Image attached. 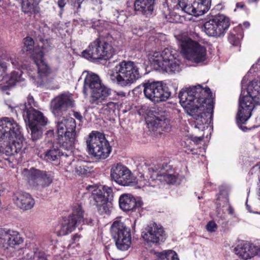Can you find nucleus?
Instances as JSON below:
<instances>
[{
    "mask_svg": "<svg viewBox=\"0 0 260 260\" xmlns=\"http://www.w3.org/2000/svg\"><path fill=\"white\" fill-rule=\"evenodd\" d=\"M180 103L186 112L194 119V127L204 132L209 127L213 112L212 94L209 88L200 85L181 91Z\"/></svg>",
    "mask_w": 260,
    "mask_h": 260,
    "instance_id": "nucleus-1",
    "label": "nucleus"
},
{
    "mask_svg": "<svg viewBox=\"0 0 260 260\" xmlns=\"http://www.w3.org/2000/svg\"><path fill=\"white\" fill-rule=\"evenodd\" d=\"M21 138L20 127L14 119H0V150L6 155H14L21 151Z\"/></svg>",
    "mask_w": 260,
    "mask_h": 260,
    "instance_id": "nucleus-2",
    "label": "nucleus"
},
{
    "mask_svg": "<svg viewBox=\"0 0 260 260\" xmlns=\"http://www.w3.org/2000/svg\"><path fill=\"white\" fill-rule=\"evenodd\" d=\"M142 64L139 62L123 60L110 70V80L122 87H129L142 77Z\"/></svg>",
    "mask_w": 260,
    "mask_h": 260,
    "instance_id": "nucleus-3",
    "label": "nucleus"
},
{
    "mask_svg": "<svg viewBox=\"0 0 260 260\" xmlns=\"http://www.w3.org/2000/svg\"><path fill=\"white\" fill-rule=\"evenodd\" d=\"M257 105H260V80L252 81L248 85L246 90L242 85L237 117L238 122L245 123Z\"/></svg>",
    "mask_w": 260,
    "mask_h": 260,
    "instance_id": "nucleus-4",
    "label": "nucleus"
},
{
    "mask_svg": "<svg viewBox=\"0 0 260 260\" xmlns=\"http://www.w3.org/2000/svg\"><path fill=\"white\" fill-rule=\"evenodd\" d=\"M86 90L90 93V102L97 105L108 100L118 101L119 96L125 95L123 92H113L110 88L102 83L98 75L93 73H88L84 79V92Z\"/></svg>",
    "mask_w": 260,
    "mask_h": 260,
    "instance_id": "nucleus-5",
    "label": "nucleus"
},
{
    "mask_svg": "<svg viewBox=\"0 0 260 260\" xmlns=\"http://www.w3.org/2000/svg\"><path fill=\"white\" fill-rule=\"evenodd\" d=\"M177 40L180 51L186 59L196 63L203 62L206 59V48L199 44L197 40L193 41L186 36H178Z\"/></svg>",
    "mask_w": 260,
    "mask_h": 260,
    "instance_id": "nucleus-6",
    "label": "nucleus"
},
{
    "mask_svg": "<svg viewBox=\"0 0 260 260\" xmlns=\"http://www.w3.org/2000/svg\"><path fill=\"white\" fill-rule=\"evenodd\" d=\"M86 143L88 154L96 159H105L111 152L112 148L102 133L92 131Z\"/></svg>",
    "mask_w": 260,
    "mask_h": 260,
    "instance_id": "nucleus-7",
    "label": "nucleus"
},
{
    "mask_svg": "<svg viewBox=\"0 0 260 260\" xmlns=\"http://www.w3.org/2000/svg\"><path fill=\"white\" fill-rule=\"evenodd\" d=\"M114 52L112 45L99 37L91 42L82 54L83 57L90 61H98L109 59L113 56Z\"/></svg>",
    "mask_w": 260,
    "mask_h": 260,
    "instance_id": "nucleus-8",
    "label": "nucleus"
},
{
    "mask_svg": "<svg viewBox=\"0 0 260 260\" xmlns=\"http://www.w3.org/2000/svg\"><path fill=\"white\" fill-rule=\"evenodd\" d=\"M153 62L159 68L168 73L180 71V61L178 53L171 48H165L162 52H154L152 56Z\"/></svg>",
    "mask_w": 260,
    "mask_h": 260,
    "instance_id": "nucleus-9",
    "label": "nucleus"
},
{
    "mask_svg": "<svg viewBox=\"0 0 260 260\" xmlns=\"http://www.w3.org/2000/svg\"><path fill=\"white\" fill-rule=\"evenodd\" d=\"M120 219L117 218L113 222L110 232L117 249L126 251L130 247L132 243L131 230Z\"/></svg>",
    "mask_w": 260,
    "mask_h": 260,
    "instance_id": "nucleus-10",
    "label": "nucleus"
},
{
    "mask_svg": "<svg viewBox=\"0 0 260 260\" xmlns=\"http://www.w3.org/2000/svg\"><path fill=\"white\" fill-rule=\"evenodd\" d=\"M230 25L229 18L223 14H218L206 20L203 26L205 32L210 37L223 36Z\"/></svg>",
    "mask_w": 260,
    "mask_h": 260,
    "instance_id": "nucleus-11",
    "label": "nucleus"
},
{
    "mask_svg": "<svg viewBox=\"0 0 260 260\" xmlns=\"http://www.w3.org/2000/svg\"><path fill=\"white\" fill-rule=\"evenodd\" d=\"M148 172L152 173L146 186L157 187L159 182L164 181L169 184H174L179 179V176L172 172H168L166 170L163 165H157L150 166L148 168Z\"/></svg>",
    "mask_w": 260,
    "mask_h": 260,
    "instance_id": "nucleus-12",
    "label": "nucleus"
},
{
    "mask_svg": "<svg viewBox=\"0 0 260 260\" xmlns=\"http://www.w3.org/2000/svg\"><path fill=\"white\" fill-rule=\"evenodd\" d=\"M91 219H88L84 217V211L81 205L77 204L73 207L72 215L62 223L60 229L58 231L60 236L66 235L71 233L79 224H89L91 223Z\"/></svg>",
    "mask_w": 260,
    "mask_h": 260,
    "instance_id": "nucleus-13",
    "label": "nucleus"
},
{
    "mask_svg": "<svg viewBox=\"0 0 260 260\" xmlns=\"http://www.w3.org/2000/svg\"><path fill=\"white\" fill-rule=\"evenodd\" d=\"M43 52L40 51L37 54V58H36L35 56L33 57L34 61L38 68V76L36 78L33 76L31 78L36 83L38 86L50 88L54 78L51 75V69L43 59Z\"/></svg>",
    "mask_w": 260,
    "mask_h": 260,
    "instance_id": "nucleus-14",
    "label": "nucleus"
},
{
    "mask_svg": "<svg viewBox=\"0 0 260 260\" xmlns=\"http://www.w3.org/2000/svg\"><path fill=\"white\" fill-rule=\"evenodd\" d=\"M143 86L145 97L153 102L166 101L171 94V92L166 89L162 82L148 81L144 83Z\"/></svg>",
    "mask_w": 260,
    "mask_h": 260,
    "instance_id": "nucleus-15",
    "label": "nucleus"
},
{
    "mask_svg": "<svg viewBox=\"0 0 260 260\" xmlns=\"http://www.w3.org/2000/svg\"><path fill=\"white\" fill-rule=\"evenodd\" d=\"M211 0H178L176 8L194 16L203 15L210 8Z\"/></svg>",
    "mask_w": 260,
    "mask_h": 260,
    "instance_id": "nucleus-16",
    "label": "nucleus"
},
{
    "mask_svg": "<svg viewBox=\"0 0 260 260\" xmlns=\"http://www.w3.org/2000/svg\"><path fill=\"white\" fill-rule=\"evenodd\" d=\"M23 174L26 177L29 184L38 190H42L48 187L53 181V178L50 173L34 168H31L29 170L25 169Z\"/></svg>",
    "mask_w": 260,
    "mask_h": 260,
    "instance_id": "nucleus-17",
    "label": "nucleus"
},
{
    "mask_svg": "<svg viewBox=\"0 0 260 260\" xmlns=\"http://www.w3.org/2000/svg\"><path fill=\"white\" fill-rule=\"evenodd\" d=\"M110 176L111 179L121 186H131L135 184V177L126 167L117 164L112 167Z\"/></svg>",
    "mask_w": 260,
    "mask_h": 260,
    "instance_id": "nucleus-18",
    "label": "nucleus"
},
{
    "mask_svg": "<svg viewBox=\"0 0 260 260\" xmlns=\"http://www.w3.org/2000/svg\"><path fill=\"white\" fill-rule=\"evenodd\" d=\"M86 189L92 191L91 197L95 202L99 213L101 215L109 214L112 208L111 203L108 202L103 191L92 185L87 186Z\"/></svg>",
    "mask_w": 260,
    "mask_h": 260,
    "instance_id": "nucleus-19",
    "label": "nucleus"
},
{
    "mask_svg": "<svg viewBox=\"0 0 260 260\" xmlns=\"http://www.w3.org/2000/svg\"><path fill=\"white\" fill-rule=\"evenodd\" d=\"M142 236L149 244H159L165 240L163 228L155 222L148 225L142 233Z\"/></svg>",
    "mask_w": 260,
    "mask_h": 260,
    "instance_id": "nucleus-20",
    "label": "nucleus"
},
{
    "mask_svg": "<svg viewBox=\"0 0 260 260\" xmlns=\"http://www.w3.org/2000/svg\"><path fill=\"white\" fill-rule=\"evenodd\" d=\"M74 101L67 94H62L54 98L51 102L52 111L55 116L63 115L68 108L74 106Z\"/></svg>",
    "mask_w": 260,
    "mask_h": 260,
    "instance_id": "nucleus-21",
    "label": "nucleus"
},
{
    "mask_svg": "<svg viewBox=\"0 0 260 260\" xmlns=\"http://www.w3.org/2000/svg\"><path fill=\"white\" fill-rule=\"evenodd\" d=\"M23 119L29 126H45L47 123V119L43 113L35 108L25 109V112H22Z\"/></svg>",
    "mask_w": 260,
    "mask_h": 260,
    "instance_id": "nucleus-22",
    "label": "nucleus"
},
{
    "mask_svg": "<svg viewBox=\"0 0 260 260\" xmlns=\"http://www.w3.org/2000/svg\"><path fill=\"white\" fill-rule=\"evenodd\" d=\"M23 242L22 238L17 232L6 230L1 246L5 248H15Z\"/></svg>",
    "mask_w": 260,
    "mask_h": 260,
    "instance_id": "nucleus-23",
    "label": "nucleus"
},
{
    "mask_svg": "<svg viewBox=\"0 0 260 260\" xmlns=\"http://www.w3.org/2000/svg\"><path fill=\"white\" fill-rule=\"evenodd\" d=\"M257 252V247L245 241L242 242L234 248L235 254L244 260L253 257Z\"/></svg>",
    "mask_w": 260,
    "mask_h": 260,
    "instance_id": "nucleus-24",
    "label": "nucleus"
},
{
    "mask_svg": "<svg viewBox=\"0 0 260 260\" xmlns=\"http://www.w3.org/2000/svg\"><path fill=\"white\" fill-rule=\"evenodd\" d=\"M155 3V0H135L134 9L136 12L149 17L153 12Z\"/></svg>",
    "mask_w": 260,
    "mask_h": 260,
    "instance_id": "nucleus-25",
    "label": "nucleus"
},
{
    "mask_svg": "<svg viewBox=\"0 0 260 260\" xmlns=\"http://www.w3.org/2000/svg\"><path fill=\"white\" fill-rule=\"evenodd\" d=\"M120 208L123 211H132L142 206V203L136 201L135 198L131 194H123L119 199Z\"/></svg>",
    "mask_w": 260,
    "mask_h": 260,
    "instance_id": "nucleus-26",
    "label": "nucleus"
},
{
    "mask_svg": "<svg viewBox=\"0 0 260 260\" xmlns=\"http://www.w3.org/2000/svg\"><path fill=\"white\" fill-rule=\"evenodd\" d=\"M16 205L24 210L31 209L35 205V201L30 195L26 192L18 193L15 199Z\"/></svg>",
    "mask_w": 260,
    "mask_h": 260,
    "instance_id": "nucleus-27",
    "label": "nucleus"
},
{
    "mask_svg": "<svg viewBox=\"0 0 260 260\" xmlns=\"http://www.w3.org/2000/svg\"><path fill=\"white\" fill-rule=\"evenodd\" d=\"M76 137L77 133H69L59 137L58 138V143L62 149L67 151L72 150L77 141Z\"/></svg>",
    "mask_w": 260,
    "mask_h": 260,
    "instance_id": "nucleus-28",
    "label": "nucleus"
},
{
    "mask_svg": "<svg viewBox=\"0 0 260 260\" xmlns=\"http://www.w3.org/2000/svg\"><path fill=\"white\" fill-rule=\"evenodd\" d=\"M40 0H22V10L26 14L37 13L39 11L38 6Z\"/></svg>",
    "mask_w": 260,
    "mask_h": 260,
    "instance_id": "nucleus-29",
    "label": "nucleus"
},
{
    "mask_svg": "<svg viewBox=\"0 0 260 260\" xmlns=\"http://www.w3.org/2000/svg\"><path fill=\"white\" fill-rule=\"evenodd\" d=\"M62 155H65L67 157L69 154L67 153L64 154L58 147L53 146L45 152L44 159L48 161H55L59 159Z\"/></svg>",
    "mask_w": 260,
    "mask_h": 260,
    "instance_id": "nucleus-30",
    "label": "nucleus"
},
{
    "mask_svg": "<svg viewBox=\"0 0 260 260\" xmlns=\"http://www.w3.org/2000/svg\"><path fill=\"white\" fill-rule=\"evenodd\" d=\"M72 165L74 168V171L79 176L86 175L90 172V169L88 167L87 162L85 161H74Z\"/></svg>",
    "mask_w": 260,
    "mask_h": 260,
    "instance_id": "nucleus-31",
    "label": "nucleus"
},
{
    "mask_svg": "<svg viewBox=\"0 0 260 260\" xmlns=\"http://www.w3.org/2000/svg\"><path fill=\"white\" fill-rule=\"evenodd\" d=\"M152 123L157 128H161L162 130H167L170 128L169 120L165 115L155 116Z\"/></svg>",
    "mask_w": 260,
    "mask_h": 260,
    "instance_id": "nucleus-32",
    "label": "nucleus"
},
{
    "mask_svg": "<svg viewBox=\"0 0 260 260\" xmlns=\"http://www.w3.org/2000/svg\"><path fill=\"white\" fill-rule=\"evenodd\" d=\"M116 101H113L106 104H102L103 105L102 108V113L107 116L113 115L115 110L119 108V104Z\"/></svg>",
    "mask_w": 260,
    "mask_h": 260,
    "instance_id": "nucleus-33",
    "label": "nucleus"
},
{
    "mask_svg": "<svg viewBox=\"0 0 260 260\" xmlns=\"http://www.w3.org/2000/svg\"><path fill=\"white\" fill-rule=\"evenodd\" d=\"M22 72L20 71L12 72L9 77H5L4 80L10 86L14 85L17 82L22 80Z\"/></svg>",
    "mask_w": 260,
    "mask_h": 260,
    "instance_id": "nucleus-34",
    "label": "nucleus"
},
{
    "mask_svg": "<svg viewBox=\"0 0 260 260\" xmlns=\"http://www.w3.org/2000/svg\"><path fill=\"white\" fill-rule=\"evenodd\" d=\"M25 257L27 260H47L45 253L39 251H29Z\"/></svg>",
    "mask_w": 260,
    "mask_h": 260,
    "instance_id": "nucleus-35",
    "label": "nucleus"
},
{
    "mask_svg": "<svg viewBox=\"0 0 260 260\" xmlns=\"http://www.w3.org/2000/svg\"><path fill=\"white\" fill-rule=\"evenodd\" d=\"M61 120L66 126L65 128L67 130V134L72 133H77L76 131V123L74 118L71 117L68 118H63Z\"/></svg>",
    "mask_w": 260,
    "mask_h": 260,
    "instance_id": "nucleus-36",
    "label": "nucleus"
},
{
    "mask_svg": "<svg viewBox=\"0 0 260 260\" xmlns=\"http://www.w3.org/2000/svg\"><path fill=\"white\" fill-rule=\"evenodd\" d=\"M157 260H179V259L174 251L168 250L159 253Z\"/></svg>",
    "mask_w": 260,
    "mask_h": 260,
    "instance_id": "nucleus-37",
    "label": "nucleus"
},
{
    "mask_svg": "<svg viewBox=\"0 0 260 260\" xmlns=\"http://www.w3.org/2000/svg\"><path fill=\"white\" fill-rule=\"evenodd\" d=\"M31 131V139L33 142L40 139L42 135V131L40 126H29Z\"/></svg>",
    "mask_w": 260,
    "mask_h": 260,
    "instance_id": "nucleus-38",
    "label": "nucleus"
},
{
    "mask_svg": "<svg viewBox=\"0 0 260 260\" xmlns=\"http://www.w3.org/2000/svg\"><path fill=\"white\" fill-rule=\"evenodd\" d=\"M35 108L38 107V103L34 100L32 96L29 95L27 99V102H25L24 105L21 106V109L23 111L22 112H25V109L29 108Z\"/></svg>",
    "mask_w": 260,
    "mask_h": 260,
    "instance_id": "nucleus-39",
    "label": "nucleus"
},
{
    "mask_svg": "<svg viewBox=\"0 0 260 260\" xmlns=\"http://www.w3.org/2000/svg\"><path fill=\"white\" fill-rule=\"evenodd\" d=\"M24 46L23 47V51H30L34 49V41L30 37H26L23 40Z\"/></svg>",
    "mask_w": 260,
    "mask_h": 260,
    "instance_id": "nucleus-40",
    "label": "nucleus"
},
{
    "mask_svg": "<svg viewBox=\"0 0 260 260\" xmlns=\"http://www.w3.org/2000/svg\"><path fill=\"white\" fill-rule=\"evenodd\" d=\"M65 125L62 123V120L59 121L57 123V131L58 134V138L63 135L67 134V130L65 128Z\"/></svg>",
    "mask_w": 260,
    "mask_h": 260,
    "instance_id": "nucleus-41",
    "label": "nucleus"
},
{
    "mask_svg": "<svg viewBox=\"0 0 260 260\" xmlns=\"http://www.w3.org/2000/svg\"><path fill=\"white\" fill-rule=\"evenodd\" d=\"M81 237V235L78 234H76L73 235L71 243L69 244L68 247L74 248L75 246L78 245L79 244V241Z\"/></svg>",
    "mask_w": 260,
    "mask_h": 260,
    "instance_id": "nucleus-42",
    "label": "nucleus"
},
{
    "mask_svg": "<svg viewBox=\"0 0 260 260\" xmlns=\"http://www.w3.org/2000/svg\"><path fill=\"white\" fill-rule=\"evenodd\" d=\"M162 12L164 17L170 22H173V20L171 18V14L169 9L166 4H163L162 8Z\"/></svg>",
    "mask_w": 260,
    "mask_h": 260,
    "instance_id": "nucleus-43",
    "label": "nucleus"
},
{
    "mask_svg": "<svg viewBox=\"0 0 260 260\" xmlns=\"http://www.w3.org/2000/svg\"><path fill=\"white\" fill-rule=\"evenodd\" d=\"M102 190L103 191L104 194L106 195V197H107L108 200L111 199L113 197V192L111 187L104 185L102 187Z\"/></svg>",
    "mask_w": 260,
    "mask_h": 260,
    "instance_id": "nucleus-44",
    "label": "nucleus"
},
{
    "mask_svg": "<svg viewBox=\"0 0 260 260\" xmlns=\"http://www.w3.org/2000/svg\"><path fill=\"white\" fill-rule=\"evenodd\" d=\"M42 48L44 52H48L53 48L52 43L50 40H46L43 41Z\"/></svg>",
    "mask_w": 260,
    "mask_h": 260,
    "instance_id": "nucleus-45",
    "label": "nucleus"
},
{
    "mask_svg": "<svg viewBox=\"0 0 260 260\" xmlns=\"http://www.w3.org/2000/svg\"><path fill=\"white\" fill-rule=\"evenodd\" d=\"M217 228V224L213 221H209L206 225L207 230L210 232H215Z\"/></svg>",
    "mask_w": 260,
    "mask_h": 260,
    "instance_id": "nucleus-46",
    "label": "nucleus"
},
{
    "mask_svg": "<svg viewBox=\"0 0 260 260\" xmlns=\"http://www.w3.org/2000/svg\"><path fill=\"white\" fill-rule=\"evenodd\" d=\"M229 41L233 45H237L239 42V38L236 35L233 34H230L229 38Z\"/></svg>",
    "mask_w": 260,
    "mask_h": 260,
    "instance_id": "nucleus-47",
    "label": "nucleus"
},
{
    "mask_svg": "<svg viewBox=\"0 0 260 260\" xmlns=\"http://www.w3.org/2000/svg\"><path fill=\"white\" fill-rule=\"evenodd\" d=\"M7 70V66L6 63H0V77H3V79H5L6 77V72Z\"/></svg>",
    "mask_w": 260,
    "mask_h": 260,
    "instance_id": "nucleus-48",
    "label": "nucleus"
},
{
    "mask_svg": "<svg viewBox=\"0 0 260 260\" xmlns=\"http://www.w3.org/2000/svg\"><path fill=\"white\" fill-rule=\"evenodd\" d=\"M8 61L10 62L13 66L16 68L18 69L22 66V64L19 62V61L15 58H10L8 59Z\"/></svg>",
    "mask_w": 260,
    "mask_h": 260,
    "instance_id": "nucleus-49",
    "label": "nucleus"
},
{
    "mask_svg": "<svg viewBox=\"0 0 260 260\" xmlns=\"http://www.w3.org/2000/svg\"><path fill=\"white\" fill-rule=\"evenodd\" d=\"M6 229H0V246H2L4 236L5 234Z\"/></svg>",
    "mask_w": 260,
    "mask_h": 260,
    "instance_id": "nucleus-50",
    "label": "nucleus"
},
{
    "mask_svg": "<svg viewBox=\"0 0 260 260\" xmlns=\"http://www.w3.org/2000/svg\"><path fill=\"white\" fill-rule=\"evenodd\" d=\"M57 4L60 9H63L66 4V0H58Z\"/></svg>",
    "mask_w": 260,
    "mask_h": 260,
    "instance_id": "nucleus-51",
    "label": "nucleus"
},
{
    "mask_svg": "<svg viewBox=\"0 0 260 260\" xmlns=\"http://www.w3.org/2000/svg\"><path fill=\"white\" fill-rule=\"evenodd\" d=\"M74 116L76 117V119L81 120L82 118V115L78 112H75L74 114Z\"/></svg>",
    "mask_w": 260,
    "mask_h": 260,
    "instance_id": "nucleus-52",
    "label": "nucleus"
},
{
    "mask_svg": "<svg viewBox=\"0 0 260 260\" xmlns=\"http://www.w3.org/2000/svg\"><path fill=\"white\" fill-rule=\"evenodd\" d=\"M244 6L245 5L242 2L238 3L236 4V8H243Z\"/></svg>",
    "mask_w": 260,
    "mask_h": 260,
    "instance_id": "nucleus-53",
    "label": "nucleus"
},
{
    "mask_svg": "<svg viewBox=\"0 0 260 260\" xmlns=\"http://www.w3.org/2000/svg\"><path fill=\"white\" fill-rule=\"evenodd\" d=\"M204 137H205L204 134H203L201 136H200L199 137H195V139H197L199 141H202L204 138Z\"/></svg>",
    "mask_w": 260,
    "mask_h": 260,
    "instance_id": "nucleus-54",
    "label": "nucleus"
},
{
    "mask_svg": "<svg viewBox=\"0 0 260 260\" xmlns=\"http://www.w3.org/2000/svg\"><path fill=\"white\" fill-rule=\"evenodd\" d=\"M243 25L245 28H248L250 26V23L246 21L243 22Z\"/></svg>",
    "mask_w": 260,
    "mask_h": 260,
    "instance_id": "nucleus-55",
    "label": "nucleus"
},
{
    "mask_svg": "<svg viewBox=\"0 0 260 260\" xmlns=\"http://www.w3.org/2000/svg\"><path fill=\"white\" fill-rule=\"evenodd\" d=\"M77 4H78V8H77V9H78L81 8V4L80 3H78Z\"/></svg>",
    "mask_w": 260,
    "mask_h": 260,
    "instance_id": "nucleus-56",
    "label": "nucleus"
},
{
    "mask_svg": "<svg viewBox=\"0 0 260 260\" xmlns=\"http://www.w3.org/2000/svg\"><path fill=\"white\" fill-rule=\"evenodd\" d=\"M256 65L258 66H260V59L258 60Z\"/></svg>",
    "mask_w": 260,
    "mask_h": 260,
    "instance_id": "nucleus-57",
    "label": "nucleus"
},
{
    "mask_svg": "<svg viewBox=\"0 0 260 260\" xmlns=\"http://www.w3.org/2000/svg\"><path fill=\"white\" fill-rule=\"evenodd\" d=\"M196 36L197 37V38H199V36L197 34H196Z\"/></svg>",
    "mask_w": 260,
    "mask_h": 260,
    "instance_id": "nucleus-58",
    "label": "nucleus"
},
{
    "mask_svg": "<svg viewBox=\"0 0 260 260\" xmlns=\"http://www.w3.org/2000/svg\"><path fill=\"white\" fill-rule=\"evenodd\" d=\"M226 204H228L227 199H226Z\"/></svg>",
    "mask_w": 260,
    "mask_h": 260,
    "instance_id": "nucleus-59",
    "label": "nucleus"
},
{
    "mask_svg": "<svg viewBox=\"0 0 260 260\" xmlns=\"http://www.w3.org/2000/svg\"><path fill=\"white\" fill-rule=\"evenodd\" d=\"M0 260H4V259H2V258H0Z\"/></svg>",
    "mask_w": 260,
    "mask_h": 260,
    "instance_id": "nucleus-60",
    "label": "nucleus"
}]
</instances>
